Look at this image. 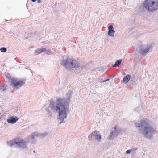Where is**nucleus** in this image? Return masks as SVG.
Wrapping results in <instances>:
<instances>
[{
	"label": "nucleus",
	"instance_id": "6ab92c4d",
	"mask_svg": "<svg viewBox=\"0 0 158 158\" xmlns=\"http://www.w3.org/2000/svg\"><path fill=\"white\" fill-rule=\"evenodd\" d=\"M98 133V132L97 131H94L91 134V136H94L95 137Z\"/></svg>",
	"mask_w": 158,
	"mask_h": 158
},
{
	"label": "nucleus",
	"instance_id": "c85d7f7f",
	"mask_svg": "<svg viewBox=\"0 0 158 158\" xmlns=\"http://www.w3.org/2000/svg\"><path fill=\"white\" fill-rule=\"evenodd\" d=\"M138 149V148L137 147H135L134 148V150H136Z\"/></svg>",
	"mask_w": 158,
	"mask_h": 158
},
{
	"label": "nucleus",
	"instance_id": "39448f33",
	"mask_svg": "<svg viewBox=\"0 0 158 158\" xmlns=\"http://www.w3.org/2000/svg\"><path fill=\"white\" fill-rule=\"evenodd\" d=\"M27 139V138L26 139V140H25L24 139H17V143H16L17 146L21 148H26V143L31 141L30 139Z\"/></svg>",
	"mask_w": 158,
	"mask_h": 158
},
{
	"label": "nucleus",
	"instance_id": "423d86ee",
	"mask_svg": "<svg viewBox=\"0 0 158 158\" xmlns=\"http://www.w3.org/2000/svg\"><path fill=\"white\" fill-rule=\"evenodd\" d=\"M25 82V80L18 81L16 79H12L11 81V85L14 87V89H17L24 84Z\"/></svg>",
	"mask_w": 158,
	"mask_h": 158
},
{
	"label": "nucleus",
	"instance_id": "b1692460",
	"mask_svg": "<svg viewBox=\"0 0 158 158\" xmlns=\"http://www.w3.org/2000/svg\"><path fill=\"white\" fill-rule=\"evenodd\" d=\"M131 152V150H127L126 152V153L127 154H130Z\"/></svg>",
	"mask_w": 158,
	"mask_h": 158
},
{
	"label": "nucleus",
	"instance_id": "20e7f679",
	"mask_svg": "<svg viewBox=\"0 0 158 158\" xmlns=\"http://www.w3.org/2000/svg\"><path fill=\"white\" fill-rule=\"evenodd\" d=\"M144 6L148 11L152 12L158 9V2L152 0H146L144 2Z\"/></svg>",
	"mask_w": 158,
	"mask_h": 158
},
{
	"label": "nucleus",
	"instance_id": "f03ea898",
	"mask_svg": "<svg viewBox=\"0 0 158 158\" xmlns=\"http://www.w3.org/2000/svg\"><path fill=\"white\" fill-rule=\"evenodd\" d=\"M135 124L139 132L145 138L150 139L155 134V131L153 127L145 120H142L139 123H135Z\"/></svg>",
	"mask_w": 158,
	"mask_h": 158
},
{
	"label": "nucleus",
	"instance_id": "bb28decb",
	"mask_svg": "<svg viewBox=\"0 0 158 158\" xmlns=\"http://www.w3.org/2000/svg\"><path fill=\"white\" fill-rule=\"evenodd\" d=\"M6 76L9 79H10L11 77V76L9 75V74L6 75Z\"/></svg>",
	"mask_w": 158,
	"mask_h": 158
},
{
	"label": "nucleus",
	"instance_id": "7c9ffc66",
	"mask_svg": "<svg viewBox=\"0 0 158 158\" xmlns=\"http://www.w3.org/2000/svg\"><path fill=\"white\" fill-rule=\"evenodd\" d=\"M33 152L34 153H35V151H34Z\"/></svg>",
	"mask_w": 158,
	"mask_h": 158
},
{
	"label": "nucleus",
	"instance_id": "6e6552de",
	"mask_svg": "<svg viewBox=\"0 0 158 158\" xmlns=\"http://www.w3.org/2000/svg\"><path fill=\"white\" fill-rule=\"evenodd\" d=\"M19 118L16 116H12L7 119V122L9 123L14 124L18 120Z\"/></svg>",
	"mask_w": 158,
	"mask_h": 158
},
{
	"label": "nucleus",
	"instance_id": "4468645a",
	"mask_svg": "<svg viewBox=\"0 0 158 158\" xmlns=\"http://www.w3.org/2000/svg\"><path fill=\"white\" fill-rule=\"evenodd\" d=\"M122 60H117L115 63V64L113 65V66L116 67H119L121 64L122 62Z\"/></svg>",
	"mask_w": 158,
	"mask_h": 158
},
{
	"label": "nucleus",
	"instance_id": "cd10ccee",
	"mask_svg": "<svg viewBox=\"0 0 158 158\" xmlns=\"http://www.w3.org/2000/svg\"><path fill=\"white\" fill-rule=\"evenodd\" d=\"M37 2L38 3H40L42 2V1L41 0H37Z\"/></svg>",
	"mask_w": 158,
	"mask_h": 158
},
{
	"label": "nucleus",
	"instance_id": "7ed1b4c3",
	"mask_svg": "<svg viewBox=\"0 0 158 158\" xmlns=\"http://www.w3.org/2000/svg\"><path fill=\"white\" fill-rule=\"evenodd\" d=\"M62 65L69 70H71L73 68L81 69L85 66V64L83 62H79L70 59L63 60Z\"/></svg>",
	"mask_w": 158,
	"mask_h": 158
},
{
	"label": "nucleus",
	"instance_id": "5701e85b",
	"mask_svg": "<svg viewBox=\"0 0 158 158\" xmlns=\"http://www.w3.org/2000/svg\"><path fill=\"white\" fill-rule=\"evenodd\" d=\"M47 54H51L52 52L50 51V50H48L47 51H46Z\"/></svg>",
	"mask_w": 158,
	"mask_h": 158
},
{
	"label": "nucleus",
	"instance_id": "4be33fe9",
	"mask_svg": "<svg viewBox=\"0 0 158 158\" xmlns=\"http://www.w3.org/2000/svg\"><path fill=\"white\" fill-rule=\"evenodd\" d=\"M140 108V106H138L137 107H136L135 108H134V111H137L139 110V108Z\"/></svg>",
	"mask_w": 158,
	"mask_h": 158
},
{
	"label": "nucleus",
	"instance_id": "f3484780",
	"mask_svg": "<svg viewBox=\"0 0 158 158\" xmlns=\"http://www.w3.org/2000/svg\"><path fill=\"white\" fill-rule=\"evenodd\" d=\"M95 139L98 142H100L101 139V137L100 135L98 133L95 137Z\"/></svg>",
	"mask_w": 158,
	"mask_h": 158
},
{
	"label": "nucleus",
	"instance_id": "aec40b11",
	"mask_svg": "<svg viewBox=\"0 0 158 158\" xmlns=\"http://www.w3.org/2000/svg\"><path fill=\"white\" fill-rule=\"evenodd\" d=\"M0 50L2 52H5L7 51V49L5 47H2L0 49Z\"/></svg>",
	"mask_w": 158,
	"mask_h": 158
},
{
	"label": "nucleus",
	"instance_id": "9b49d317",
	"mask_svg": "<svg viewBox=\"0 0 158 158\" xmlns=\"http://www.w3.org/2000/svg\"><path fill=\"white\" fill-rule=\"evenodd\" d=\"M46 49L44 48H40L39 49H37L35 50V54L36 55H38L39 54L42 52H43L46 51Z\"/></svg>",
	"mask_w": 158,
	"mask_h": 158
},
{
	"label": "nucleus",
	"instance_id": "f257e3e1",
	"mask_svg": "<svg viewBox=\"0 0 158 158\" xmlns=\"http://www.w3.org/2000/svg\"><path fill=\"white\" fill-rule=\"evenodd\" d=\"M71 94V92L69 91L66 94V97L63 98H57L56 102L54 101L53 99H51L48 107L46 109V111L50 116L52 115L50 109L54 112L56 111L58 112V122L60 124L63 122L64 120L66 118V110L69 107Z\"/></svg>",
	"mask_w": 158,
	"mask_h": 158
},
{
	"label": "nucleus",
	"instance_id": "a211bd4d",
	"mask_svg": "<svg viewBox=\"0 0 158 158\" xmlns=\"http://www.w3.org/2000/svg\"><path fill=\"white\" fill-rule=\"evenodd\" d=\"M50 133L45 131L44 132V133H41V136L43 137H45V136H47L49 135Z\"/></svg>",
	"mask_w": 158,
	"mask_h": 158
},
{
	"label": "nucleus",
	"instance_id": "0eeeda50",
	"mask_svg": "<svg viewBox=\"0 0 158 158\" xmlns=\"http://www.w3.org/2000/svg\"><path fill=\"white\" fill-rule=\"evenodd\" d=\"M41 133H33L32 134V135H31L29 136L27 139H29L31 140V142L32 143H34L35 141L34 139V137L35 136H37V137H40L41 136Z\"/></svg>",
	"mask_w": 158,
	"mask_h": 158
},
{
	"label": "nucleus",
	"instance_id": "412c9836",
	"mask_svg": "<svg viewBox=\"0 0 158 158\" xmlns=\"http://www.w3.org/2000/svg\"><path fill=\"white\" fill-rule=\"evenodd\" d=\"M113 132H114L113 133L115 137L118 134L119 132L118 131H113Z\"/></svg>",
	"mask_w": 158,
	"mask_h": 158
},
{
	"label": "nucleus",
	"instance_id": "dca6fc26",
	"mask_svg": "<svg viewBox=\"0 0 158 158\" xmlns=\"http://www.w3.org/2000/svg\"><path fill=\"white\" fill-rule=\"evenodd\" d=\"M6 85L5 84L1 85L0 86V90L4 92L6 90Z\"/></svg>",
	"mask_w": 158,
	"mask_h": 158
},
{
	"label": "nucleus",
	"instance_id": "9d476101",
	"mask_svg": "<svg viewBox=\"0 0 158 158\" xmlns=\"http://www.w3.org/2000/svg\"><path fill=\"white\" fill-rule=\"evenodd\" d=\"M108 34L110 36L113 37L114 36L115 31L114 30L113 27L112 25H110L108 27Z\"/></svg>",
	"mask_w": 158,
	"mask_h": 158
},
{
	"label": "nucleus",
	"instance_id": "f8f14e48",
	"mask_svg": "<svg viewBox=\"0 0 158 158\" xmlns=\"http://www.w3.org/2000/svg\"><path fill=\"white\" fill-rule=\"evenodd\" d=\"M17 143V139H13L10 141H9L7 142V144L10 147H12L14 144L16 145Z\"/></svg>",
	"mask_w": 158,
	"mask_h": 158
},
{
	"label": "nucleus",
	"instance_id": "1a4fd4ad",
	"mask_svg": "<svg viewBox=\"0 0 158 158\" xmlns=\"http://www.w3.org/2000/svg\"><path fill=\"white\" fill-rule=\"evenodd\" d=\"M151 47L150 45H147L145 49H139V52L142 55L144 54L149 51Z\"/></svg>",
	"mask_w": 158,
	"mask_h": 158
},
{
	"label": "nucleus",
	"instance_id": "ddd939ff",
	"mask_svg": "<svg viewBox=\"0 0 158 158\" xmlns=\"http://www.w3.org/2000/svg\"><path fill=\"white\" fill-rule=\"evenodd\" d=\"M131 78V75L129 74H128L124 77L123 78V82L125 83H127L129 81Z\"/></svg>",
	"mask_w": 158,
	"mask_h": 158
},
{
	"label": "nucleus",
	"instance_id": "c756f323",
	"mask_svg": "<svg viewBox=\"0 0 158 158\" xmlns=\"http://www.w3.org/2000/svg\"><path fill=\"white\" fill-rule=\"evenodd\" d=\"M31 1L33 2H36L37 1V0H31Z\"/></svg>",
	"mask_w": 158,
	"mask_h": 158
},
{
	"label": "nucleus",
	"instance_id": "2eb2a0df",
	"mask_svg": "<svg viewBox=\"0 0 158 158\" xmlns=\"http://www.w3.org/2000/svg\"><path fill=\"white\" fill-rule=\"evenodd\" d=\"M113 133H114V132H112L110 133L107 138V139L109 140H110L114 139L115 136L114 135Z\"/></svg>",
	"mask_w": 158,
	"mask_h": 158
},
{
	"label": "nucleus",
	"instance_id": "a878e982",
	"mask_svg": "<svg viewBox=\"0 0 158 158\" xmlns=\"http://www.w3.org/2000/svg\"><path fill=\"white\" fill-rule=\"evenodd\" d=\"M109 80V78H108V79H107L106 80H105L102 81H101V82H105L107 81H108Z\"/></svg>",
	"mask_w": 158,
	"mask_h": 158
},
{
	"label": "nucleus",
	"instance_id": "393cba45",
	"mask_svg": "<svg viewBox=\"0 0 158 158\" xmlns=\"http://www.w3.org/2000/svg\"><path fill=\"white\" fill-rule=\"evenodd\" d=\"M92 136H91V134L89 135L88 136V139H89V140L90 141L91 140V139L92 138Z\"/></svg>",
	"mask_w": 158,
	"mask_h": 158
}]
</instances>
